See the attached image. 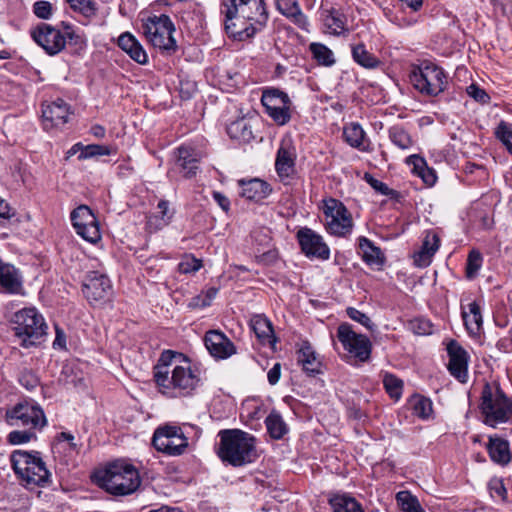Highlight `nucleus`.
<instances>
[{"label":"nucleus","mask_w":512,"mask_h":512,"mask_svg":"<svg viewBox=\"0 0 512 512\" xmlns=\"http://www.w3.org/2000/svg\"><path fill=\"white\" fill-rule=\"evenodd\" d=\"M221 13L225 16L227 34L235 40L245 41L262 31V29L252 25V22L241 17V13L237 11L235 0H224Z\"/></svg>","instance_id":"obj_10"},{"label":"nucleus","mask_w":512,"mask_h":512,"mask_svg":"<svg viewBox=\"0 0 512 512\" xmlns=\"http://www.w3.org/2000/svg\"><path fill=\"white\" fill-rule=\"evenodd\" d=\"M462 318L466 329L470 334H478L482 328V315L480 306L476 301L468 304V311L462 310Z\"/></svg>","instance_id":"obj_33"},{"label":"nucleus","mask_w":512,"mask_h":512,"mask_svg":"<svg viewBox=\"0 0 512 512\" xmlns=\"http://www.w3.org/2000/svg\"><path fill=\"white\" fill-rule=\"evenodd\" d=\"M227 134L231 139L243 143H249L253 138L252 125L250 120L245 117H240L227 125Z\"/></svg>","instance_id":"obj_29"},{"label":"nucleus","mask_w":512,"mask_h":512,"mask_svg":"<svg viewBox=\"0 0 512 512\" xmlns=\"http://www.w3.org/2000/svg\"><path fill=\"white\" fill-rule=\"evenodd\" d=\"M138 40L129 32L121 34L118 38V46L126 53L132 49Z\"/></svg>","instance_id":"obj_64"},{"label":"nucleus","mask_w":512,"mask_h":512,"mask_svg":"<svg viewBox=\"0 0 512 512\" xmlns=\"http://www.w3.org/2000/svg\"><path fill=\"white\" fill-rule=\"evenodd\" d=\"M383 385L389 396L398 400L402 395L403 381L391 373H386L383 377Z\"/></svg>","instance_id":"obj_48"},{"label":"nucleus","mask_w":512,"mask_h":512,"mask_svg":"<svg viewBox=\"0 0 512 512\" xmlns=\"http://www.w3.org/2000/svg\"><path fill=\"white\" fill-rule=\"evenodd\" d=\"M406 163L413 166L414 170L426 184L433 185L436 182L437 176L435 172L427 167L425 159L420 155L413 154L408 156Z\"/></svg>","instance_id":"obj_34"},{"label":"nucleus","mask_w":512,"mask_h":512,"mask_svg":"<svg viewBox=\"0 0 512 512\" xmlns=\"http://www.w3.org/2000/svg\"><path fill=\"white\" fill-rule=\"evenodd\" d=\"M97 220L92 210L86 205H80L71 212L72 224L77 230L78 228H84L87 224H92Z\"/></svg>","instance_id":"obj_40"},{"label":"nucleus","mask_w":512,"mask_h":512,"mask_svg":"<svg viewBox=\"0 0 512 512\" xmlns=\"http://www.w3.org/2000/svg\"><path fill=\"white\" fill-rule=\"evenodd\" d=\"M201 266V261L192 257L181 261L178 265V270L182 274H188L198 271Z\"/></svg>","instance_id":"obj_60"},{"label":"nucleus","mask_w":512,"mask_h":512,"mask_svg":"<svg viewBox=\"0 0 512 512\" xmlns=\"http://www.w3.org/2000/svg\"><path fill=\"white\" fill-rule=\"evenodd\" d=\"M157 208L159 209V213L161 217L157 216L150 217L148 220V226L150 229L154 228V230L162 229L164 226L168 225L171 219V215H168L169 210V202L166 200H160Z\"/></svg>","instance_id":"obj_47"},{"label":"nucleus","mask_w":512,"mask_h":512,"mask_svg":"<svg viewBox=\"0 0 512 512\" xmlns=\"http://www.w3.org/2000/svg\"><path fill=\"white\" fill-rule=\"evenodd\" d=\"M13 330L20 339V345L30 348L40 343L46 335L47 324L35 308H24L14 314Z\"/></svg>","instance_id":"obj_6"},{"label":"nucleus","mask_w":512,"mask_h":512,"mask_svg":"<svg viewBox=\"0 0 512 512\" xmlns=\"http://www.w3.org/2000/svg\"><path fill=\"white\" fill-rule=\"evenodd\" d=\"M265 425L269 435L273 439H281L288 432L287 425L281 415L272 411L265 419Z\"/></svg>","instance_id":"obj_38"},{"label":"nucleus","mask_w":512,"mask_h":512,"mask_svg":"<svg viewBox=\"0 0 512 512\" xmlns=\"http://www.w3.org/2000/svg\"><path fill=\"white\" fill-rule=\"evenodd\" d=\"M309 49L313 55V58L318 62V64L325 66L334 64L335 59L333 57V52L324 44L311 43Z\"/></svg>","instance_id":"obj_45"},{"label":"nucleus","mask_w":512,"mask_h":512,"mask_svg":"<svg viewBox=\"0 0 512 512\" xmlns=\"http://www.w3.org/2000/svg\"><path fill=\"white\" fill-rule=\"evenodd\" d=\"M76 233L90 243H97L101 239L100 228L97 220L92 224L85 225L84 228H78Z\"/></svg>","instance_id":"obj_52"},{"label":"nucleus","mask_w":512,"mask_h":512,"mask_svg":"<svg viewBox=\"0 0 512 512\" xmlns=\"http://www.w3.org/2000/svg\"><path fill=\"white\" fill-rule=\"evenodd\" d=\"M177 163L181 167L186 178L194 177L199 169V160L194 154V150L188 147L178 148Z\"/></svg>","instance_id":"obj_31"},{"label":"nucleus","mask_w":512,"mask_h":512,"mask_svg":"<svg viewBox=\"0 0 512 512\" xmlns=\"http://www.w3.org/2000/svg\"><path fill=\"white\" fill-rule=\"evenodd\" d=\"M483 256L480 251L472 249L467 257L466 261V277L473 279L478 275L479 270L482 267Z\"/></svg>","instance_id":"obj_49"},{"label":"nucleus","mask_w":512,"mask_h":512,"mask_svg":"<svg viewBox=\"0 0 512 512\" xmlns=\"http://www.w3.org/2000/svg\"><path fill=\"white\" fill-rule=\"evenodd\" d=\"M6 418L12 426H23L38 428L46 425V418L43 410L36 405L17 404L13 409L6 412Z\"/></svg>","instance_id":"obj_13"},{"label":"nucleus","mask_w":512,"mask_h":512,"mask_svg":"<svg viewBox=\"0 0 512 512\" xmlns=\"http://www.w3.org/2000/svg\"><path fill=\"white\" fill-rule=\"evenodd\" d=\"M70 114L69 105L62 99H57L50 104L43 105L42 119L44 129L50 130L65 125Z\"/></svg>","instance_id":"obj_19"},{"label":"nucleus","mask_w":512,"mask_h":512,"mask_svg":"<svg viewBox=\"0 0 512 512\" xmlns=\"http://www.w3.org/2000/svg\"><path fill=\"white\" fill-rule=\"evenodd\" d=\"M111 153L110 148L105 145L90 144L83 148L82 153L79 154L78 159H88L96 156L109 155Z\"/></svg>","instance_id":"obj_54"},{"label":"nucleus","mask_w":512,"mask_h":512,"mask_svg":"<svg viewBox=\"0 0 512 512\" xmlns=\"http://www.w3.org/2000/svg\"><path fill=\"white\" fill-rule=\"evenodd\" d=\"M388 136L390 141L401 150H409L414 145L410 134L400 125L390 127Z\"/></svg>","instance_id":"obj_37"},{"label":"nucleus","mask_w":512,"mask_h":512,"mask_svg":"<svg viewBox=\"0 0 512 512\" xmlns=\"http://www.w3.org/2000/svg\"><path fill=\"white\" fill-rule=\"evenodd\" d=\"M296 238L301 247V251L308 258H318L327 260L330 256V250L323 241V238L314 230L308 227L300 228L296 233Z\"/></svg>","instance_id":"obj_15"},{"label":"nucleus","mask_w":512,"mask_h":512,"mask_svg":"<svg viewBox=\"0 0 512 512\" xmlns=\"http://www.w3.org/2000/svg\"><path fill=\"white\" fill-rule=\"evenodd\" d=\"M467 93L475 101L481 104H487L490 101V96L487 94V92L476 84L469 85L467 87Z\"/></svg>","instance_id":"obj_59"},{"label":"nucleus","mask_w":512,"mask_h":512,"mask_svg":"<svg viewBox=\"0 0 512 512\" xmlns=\"http://www.w3.org/2000/svg\"><path fill=\"white\" fill-rule=\"evenodd\" d=\"M241 196L255 202L265 199L270 193V185L258 178L250 179L248 181L240 180Z\"/></svg>","instance_id":"obj_23"},{"label":"nucleus","mask_w":512,"mask_h":512,"mask_svg":"<svg viewBox=\"0 0 512 512\" xmlns=\"http://www.w3.org/2000/svg\"><path fill=\"white\" fill-rule=\"evenodd\" d=\"M235 4L242 18L252 22L258 29L265 28L269 14L264 0H235Z\"/></svg>","instance_id":"obj_17"},{"label":"nucleus","mask_w":512,"mask_h":512,"mask_svg":"<svg viewBox=\"0 0 512 512\" xmlns=\"http://www.w3.org/2000/svg\"><path fill=\"white\" fill-rule=\"evenodd\" d=\"M413 414L421 419H428L433 412L432 401L420 394H414L409 399Z\"/></svg>","instance_id":"obj_36"},{"label":"nucleus","mask_w":512,"mask_h":512,"mask_svg":"<svg viewBox=\"0 0 512 512\" xmlns=\"http://www.w3.org/2000/svg\"><path fill=\"white\" fill-rule=\"evenodd\" d=\"M440 247V237L433 231L426 232L420 251L415 255V263L419 266H427L431 262V258Z\"/></svg>","instance_id":"obj_25"},{"label":"nucleus","mask_w":512,"mask_h":512,"mask_svg":"<svg viewBox=\"0 0 512 512\" xmlns=\"http://www.w3.org/2000/svg\"><path fill=\"white\" fill-rule=\"evenodd\" d=\"M290 106L291 104H286L272 108L266 112L278 125H285L291 119Z\"/></svg>","instance_id":"obj_53"},{"label":"nucleus","mask_w":512,"mask_h":512,"mask_svg":"<svg viewBox=\"0 0 512 512\" xmlns=\"http://www.w3.org/2000/svg\"><path fill=\"white\" fill-rule=\"evenodd\" d=\"M480 411L483 422L493 428L507 423L512 418V399L509 398L498 382H486L481 392Z\"/></svg>","instance_id":"obj_4"},{"label":"nucleus","mask_w":512,"mask_h":512,"mask_svg":"<svg viewBox=\"0 0 512 512\" xmlns=\"http://www.w3.org/2000/svg\"><path fill=\"white\" fill-rule=\"evenodd\" d=\"M328 502L333 512H352L349 505L352 503V497L348 493L330 492Z\"/></svg>","instance_id":"obj_43"},{"label":"nucleus","mask_w":512,"mask_h":512,"mask_svg":"<svg viewBox=\"0 0 512 512\" xmlns=\"http://www.w3.org/2000/svg\"><path fill=\"white\" fill-rule=\"evenodd\" d=\"M410 80L415 89L428 96H437L447 85L444 70L431 62H424L418 69L413 70Z\"/></svg>","instance_id":"obj_8"},{"label":"nucleus","mask_w":512,"mask_h":512,"mask_svg":"<svg viewBox=\"0 0 512 512\" xmlns=\"http://www.w3.org/2000/svg\"><path fill=\"white\" fill-rule=\"evenodd\" d=\"M323 202L327 230L337 236H344L349 233L352 228V219L344 204L334 198Z\"/></svg>","instance_id":"obj_11"},{"label":"nucleus","mask_w":512,"mask_h":512,"mask_svg":"<svg viewBox=\"0 0 512 512\" xmlns=\"http://www.w3.org/2000/svg\"><path fill=\"white\" fill-rule=\"evenodd\" d=\"M74 12L80 13L87 19L96 15L97 7L93 0H66Z\"/></svg>","instance_id":"obj_46"},{"label":"nucleus","mask_w":512,"mask_h":512,"mask_svg":"<svg viewBox=\"0 0 512 512\" xmlns=\"http://www.w3.org/2000/svg\"><path fill=\"white\" fill-rule=\"evenodd\" d=\"M396 500L403 512H424L418 499L409 491L398 492Z\"/></svg>","instance_id":"obj_44"},{"label":"nucleus","mask_w":512,"mask_h":512,"mask_svg":"<svg viewBox=\"0 0 512 512\" xmlns=\"http://www.w3.org/2000/svg\"><path fill=\"white\" fill-rule=\"evenodd\" d=\"M297 360L302 365L303 370L310 376L322 372V363L308 342H304L299 349Z\"/></svg>","instance_id":"obj_26"},{"label":"nucleus","mask_w":512,"mask_h":512,"mask_svg":"<svg viewBox=\"0 0 512 512\" xmlns=\"http://www.w3.org/2000/svg\"><path fill=\"white\" fill-rule=\"evenodd\" d=\"M323 23L333 34L339 35L346 31V17L339 10L327 11V14L323 17Z\"/></svg>","instance_id":"obj_39"},{"label":"nucleus","mask_w":512,"mask_h":512,"mask_svg":"<svg viewBox=\"0 0 512 512\" xmlns=\"http://www.w3.org/2000/svg\"><path fill=\"white\" fill-rule=\"evenodd\" d=\"M31 36L51 56L60 53L66 45L65 35L61 34V29L50 24H39L32 30Z\"/></svg>","instance_id":"obj_14"},{"label":"nucleus","mask_w":512,"mask_h":512,"mask_svg":"<svg viewBox=\"0 0 512 512\" xmlns=\"http://www.w3.org/2000/svg\"><path fill=\"white\" fill-rule=\"evenodd\" d=\"M358 255L370 267L380 268L385 262L381 249L366 237L358 238Z\"/></svg>","instance_id":"obj_22"},{"label":"nucleus","mask_w":512,"mask_h":512,"mask_svg":"<svg viewBox=\"0 0 512 512\" xmlns=\"http://www.w3.org/2000/svg\"><path fill=\"white\" fill-rule=\"evenodd\" d=\"M142 27L147 40L155 48L169 54L176 51L177 44L173 37L175 26L168 15L161 14L149 17Z\"/></svg>","instance_id":"obj_7"},{"label":"nucleus","mask_w":512,"mask_h":512,"mask_svg":"<svg viewBox=\"0 0 512 512\" xmlns=\"http://www.w3.org/2000/svg\"><path fill=\"white\" fill-rule=\"evenodd\" d=\"M354 61L366 69H375L380 65V61L363 44L354 45Z\"/></svg>","instance_id":"obj_41"},{"label":"nucleus","mask_w":512,"mask_h":512,"mask_svg":"<svg viewBox=\"0 0 512 512\" xmlns=\"http://www.w3.org/2000/svg\"><path fill=\"white\" fill-rule=\"evenodd\" d=\"M127 54L137 63L145 64L148 61L147 54L143 49L142 45L139 41L132 47L131 50L127 52Z\"/></svg>","instance_id":"obj_62"},{"label":"nucleus","mask_w":512,"mask_h":512,"mask_svg":"<svg viewBox=\"0 0 512 512\" xmlns=\"http://www.w3.org/2000/svg\"><path fill=\"white\" fill-rule=\"evenodd\" d=\"M294 149L281 145L277 151L275 169L280 178H289L295 173Z\"/></svg>","instance_id":"obj_24"},{"label":"nucleus","mask_w":512,"mask_h":512,"mask_svg":"<svg viewBox=\"0 0 512 512\" xmlns=\"http://www.w3.org/2000/svg\"><path fill=\"white\" fill-rule=\"evenodd\" d=\"M180 356L181 354L175 353L171 350H166L161 353L160 358L154 367V380L156 383L158 372H167L169 375L171 373L169 366L172 364L173 359Z\"/></svg>","instance_id":"obj_50"},{"label":"nucleus","mask_w":512,"mask_h":512,"mask_svg":"<svg viewBox=\"0 0 512 512\" xmlns=\"http://www.w3.org/2000/svg\"><path fill=\"white\" fill-rule=\"evenodd\" d=\"M495 135L505 145L508 151H512V130L505 121L499 123Z\"/></svg>","instance_id":"obj_55"},{"label":"nucleus","mask_w":512,"mask_h":512,"mask_svg":"<svg viewBox=\"0 0 512 512\" xmlns=\"http://www.w3.org/2000/svg\"><path fill=\"white\" fill-rule=\"evenodd\" d=\"M251 328L263 345H272L276 342L272 324L266 317L260 315L253 317L251 320Z\"/></svg>","instance_id":"obj_30"},{"label":"nucleus","mask_w":512,"mask_h":512,"mask_svg":"<svg viewBox=\"0 0 512 512\" xmlns=\"http://www.w3.org/2000/svg\"><path fill=\"white\" fill-rule=\"evenodd\" d=\"M447 353L449 356L448 370L450 374L459 382L465 383L468 378V360L467 351L456 340H450L447 344Z\"/></svg>","instance_id":"obj_16"},{"label":"nucleus","mask_w":512,"mask_h":512,"mask_svg":"<svg viewBox=\"0 0 512 512\" xmlns=\"http://www.w3.org/2000/svg\"><path fill=\"white\" fill-rule=\"evenodd\" d=\"M261 102L262 105L265 107L266 111L275 107L291 104V100L287 93L277 88H270L264 90L261 97Z\"/></svg>","instance_id":"obj_35"},{"label":"nucleus","mask_w":512,"mask_h":512,"mask_svg":"<svg viewBox=\"0 0 512 512\" xmlns=\"http://www.w3.org/2000/svg\"><path fill=\"white\" fill-rule=\"evenodd\" d=\"M204 343L216 359H226L236 353V347L232 341L221 331L210 330L205 334Z\"/></svg>","instance_id":"obj_18"},{"label":"nucleus","mask_w":512,"mask_h":512,"mask_svg":"<svg viewBox=\"0 0 512 512\" xmlns=\"http://www.w3.org/2000/svg\"><path fill=\"white\" fill-rule=\"evenodd\" d=\"M19 382L26 389L33 390L37 387L39 380L34 372L25 369L20 373Z\"/></svg>","instance_id":"obj_58"},{"label":"nucleus","mask_w":512,"mask_h":512,"mask_svg":"<svg viewBox=\"0 0 512 512\" xmlns=\"http://www.w3.org/2000/svg\"><path fill=\"white\" fill-rule=\"evenodd\" d=\"M0 288L9 294H19L23 289L20 271L12 264L0 258Z\"/></svg>","instance_id":"obj_20"},{"label":"nucleus","mask_w":512,"mask_h":512,"mask_svg":"<svg viewBox=\"0 0 512 512\" xmlns=\"http://www.w3.org/2000/svg\"><path fill=\"white\" fill-rule=\"evenodd\" d=\"M363 179L379 194L389 197L391 200L399 201L401 195L397 190L391 189L384 182L374 178L370 173H364Z\"/></svg>","instance_id":"obj_42"},{"label":"nucleus","mask_w":512,"mask_h":512,"mask_svg":"<svg viewBox=\"0 0 512 512\" xmlns=\"http://www.w3.org/2000/svg\"><path fill=\"white\" fill-rule=\"evenodd\" d=\"M152 445L166 455L180 456L186 451L189 443L180 426L165 424L154 431Z\"/></svg>","instance_id":"obj_9"},{"label":"nucleus","mask_w":512,"mask_h":512,"mask_svg":"<svg viewBox=\"0 0 512 512\" xmlns=\"http://www.w3.org/2000/svg\"><path fill=\"white\" fill-rule=\"evenodd\" d=\"M33 13L36 17L43 20H48L52 17L53 6L49 1L40 0L33 4Z\"/></svg>","instance_id":"obj_56"},{"label":"nucleus","mask_w":512,"mask_h":512,"mask_svg":"<svg viewBox=\"0 0 512 512\" xmlns=\"http://www.w3.org/2000/svg\"><path fill=\"white\" fill-rule=\"evenodd\" d=\"M218 456L235 467L252 463L257 458L255 438L238 429L219 432Z\"/></svg>","instance_id":"obj_2"},{"label":"nucleus","mask_w":512,"mask_h":512,"mask_svg":"<svg viewBox=\"0 0 512 512\" xmlns=\"http://www.w3.org/2000/svg\"><path fill=\"white\" fill-rule=\"evenodd\" d=\"M354 148L362 152L372 150L370 139L367 137L363 128L357 123H354Z\"/></svg>","instance_id":"obj_51"},{"label":"nucleus","mask_w":512,"mask_h":512,"mask_svg":"<svg viewBox=\"0 0 512 512\" xmlns=\"http://www.w3.org/2000/svg\"><path fill=\"white\" fill-rule=\"evenodd\" d=\"M200 383L199 375L189 364L176 365L171 373L158 372L157 386L159 391L170 398L192 395Z\"/></svg>","instance_id":"obj_5"},{"label":"nucleus","mask_w":512,"mask_h":512,"mask_svg":"<svg viewBox=\"0 0 512 512\" xmlns=\"http://www.w3.org/2000/svg\"><path fill=\"white\" fill-rule=\"evenodd\" d=\"M276 8L298 27L306 28L308 24L307 17L301 11L297 0H276Z\"/></svg>","instance_id":"obj_27"},{"label":"nucleus","mask_w":512,"mask_h":512,"mask_svg":"<svg viewBox=\"0 0 512 512\" xmlns=\"http://www.w3.org/2000/svg\"><path fill=\"white\" fill-rule=\"evenodd\" d=\"M413 331L418 335H428L432 333V324L425 319H415L412 322Z\"/></svg>","instance_id":"obj_63"},{"label":"nucleus","mask_w":512,"mask_h":512,"mask_svg":"<svg viewBox=\"0 0 512 512\" xmlns=\"http://www.w3.org/2000/svg\"><path fill=\"white\" fill-rule=\"evenodd\" d=\"M96 482L109 494L126 496L139 488L141 479L138 470L133 465L117 461L97 472Z\"/></svg>","instance_id":"obj_3"},{"label":"nucleus","mask_w":512,"mask_h":512,"mask_svg":"<svg viewBox=\"0 0 512 512\" xmlns=\"http://www.w3.org/2000/svg\"><path fill=\"white\" fill-rule=\"evenodd\" d=\"M487 450L493 462L500 465H506L510 462V446L507 440L498 437H490Z\"/></svg>","instance_id":"obj_28"},{"label":"nucleus","mask_w":512,"mask_h":512,"mask_svg":"<svg viewBox=\"0 0 512 512\" xmlns=\"http://www.w3.org/2000/svg\"><path fill=\"white\" fill-rule=\"evenodd\" d=\"M373 344L368 336L354 332V367L371 360Z\"/></svg>","instance_id":"obj_32"},{"label":"nucleus","mask_w":512,"mask_h":512,"mask_svg":"<svg viewBox=\"0 0 512 512\" xmlns=\"http://www.w3.org/2000/svg\"><path fill=\"white\" fill-rule=\"evenodd\" d=\"M33 437H35L34 432L32 431H19L14 430L8 434V441L10 444L19 445L23 443L29 442Z\"/></svg>","instance_id":"obj_57"},{"label":"nucleus","mask_w":512,"mask_h":512,"mask_svg":"<svg viewBox=\"0 0 512 512\" xmlns=\"http://www.w3.org/2000/svg\"><path fill=\"white\" fill-rule=\"evenodd\" d=\"M61 29V34L65 35V40H69L71 43L78 44L80 41V36L77 35L73 29V26L67 22H60L59 25L56 26Z\"/></svg>","instance_id":"obj_61"},{"label":"nucleus","mask_w":512,"mask_h":512,"mask_svg":"<svg viewBox=\"0 0 512 512\" xmlns=\"http://www.w3.org/2000/svg\"><path fill=\"white\" fill-rule=\"evenodd\" d=\"M333 347L335 351L347 362L352 360V326L347 323H341L338 326L336 336L333 337Z\"/></svg>","instance_id":"obj_21"},{"label":"nucleus","mask_w":512,"mask_h":512,"mask_svg":"<svg viewBox=\"0 0 512 512\" xmlns=\"http://www.w3.org/2000/svg\"><path fill=\"white\" fill-rule=\"evenodd\" d=\"M10 462L20 483L27 489L47 487L51 483V473L38 451L15 450Z\"/></svg>","instance_id":"obj_1"},{"label":"nucleus","mask_w":512,"mask_h":512,"mask_svg":"<svg viewBox=\"0 0 512 512\" xmlns=\"http://www.w3.org/2000/svg\"><path fill=\"white\" fill-rule=\"evenodd\" d=\"M82 292L91 305L99 306L110 299L112 285L106 275L92 271L87 274L83 282Z\"/></svg>","instance_id":"obj_12"}]
</instances>
